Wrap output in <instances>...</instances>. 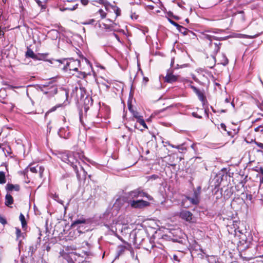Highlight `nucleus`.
I'll return each instance as SVG.
<instances>
[{"label":"nucleus","mask_w":263,"mask_h":263,"mask_svg":"<svg viewBox=\"0 0 263 263\" xmlns=\"http://www.w3.org/2000/svg\"><path fill=\"white\" fill-rule=\"evenodd\" d=\"M169 145L171 146L173 148H175V147L176 146L175 145H174L171 144Z\"/></svg>","instance_id":"bf43d9fd"},{"label":"nucleus","mask_w":263,"mask_h":263,"mask_svg":"<svg viewBox=\"0 0 263 263\" xmlns=\"http://www.w3.org/2000/svg\"><path fill=\"white\" fill-rule=\"evenodd\" d=\"M197 191H199V193H200V191H201V187L200 186H198L197 189Z\"/></svg>","instance_id":"8fccbe9b"},{"label":"nucleus","mask_w":263,"mask_h":263,"mask_svg":"<svg viewBox=\"0 0 263 263\" xmlns=\"http://www.w3.org/2000/svg\"><path fill=\"white\" fill-rule=\"evenodd\" d=\"M192 88L193 89L194 91L196 93L197 92V90H199L198 89H197L196 87L192 86Z\"/></svg>","instance_id":"a18cd8bd"},{"label":"nucleus","mask_w":263,"mask_h":263,"mask_svg":"<svg viewBox=\"0 0 263 263\" xmlns=\"http://www.w3.org/2000/svg\"><path fill=\"white\" fill-rule=\"evenodd\" d=\"M220 112H226V110L225 109H222L220 111Z\"/></svg>","instance_id":"4d7b16f0"},{"label":"nucleus","mask_w":263,"mask_h":263,"mask_svg":"<svg viewBox=\"0 0 263 263\" xmlns=\"http://www.w3.org/2000/svg\"><path fill=\"white\" fill-rule=\"evenodd\" d=\"M6 189L8 191H12L13 190H15L16 191H18L20 190V186L18 184H7L6 186Z\"/></svg>","instance_id":"9b49d317"},{"label":"nucleus","mask_w":263,"mask_h":263,"mask_svg":"<svg viewBox=\"0 0 263 263\" xmlns=\"http://www.w3.org/2000/svg\"><path fill=\"white\" fill-rule=\"evenodd\" d=\"M0 223L3 224V225L7 223V221H6V219L5 218H4L3 217L1 216V215H0Z\"/></svg>","instance_id":"c85d7f7f"},{"label":"nucleus","mask_w":263,"mask_h":263,"mask_svg":"<svg viewBox=\"0 0 263 263\" xmlns=\"http://www.w3.org/2000/svg\"><path fill=\"white\" fill-rule=\"evenodd\" d=\"M128 203L132 208L135 209H142L149 205L148 202L143 200H129Z\"/></svg>","instance_id":"423d86ee"},{"label":"nucleus","mask_w":263,"mask_h":263,"mask_svg":"<svg viewBox=\"0 0 263 263\" xmlns=\"http://www.w3.org/2000/svg\"><path fill=\"white\" fill-rule=\"evenodd\" d=\"M6 1V0H3V2H4V3H5Z\"/></svg>","instance_id":"e2e57ef3"},{"label":"nucleus","mask_w":263,"mask_h":263,"mask_svg":"<svg viewBox=\"0 0 263 263\" xmlns=\"http://www.w3.org/2000/svg\"><path fill=\"white\" fill-rule=\"evenodd\" d=\"M96 2H98L100 4H102L105 6H106L108 4V2L106 0H98Z\"/></svg>","instance_id":"5701e85b"},{"label":"nucleus","mask_w":263,"mask_h":263,"mask_svg":"<svg viewBox=\"0 0 263 263\" xmlns=\"http://www.w3.org/2000/svg\"><path fill=\"white\" fill-rule=\"evenodd\" d=\"M233 228L234 229V231H235V233L239 232L240 234H243V230H240L239 226L237 224L238 223L240 224V222H238L237 221H233Z\"/></svg>","instance_id":"ddd939ff"},{"label":"nucleus","mask_w":263,"mask_h":263,"mask_svg":"<svg viewBox=\"0 0 263 263\" xmlns=\"http://www.w3.org/2000/svg\"><path fill=\"white\" fill-rule=\"evenodd\" d=\"M84 156L82 153L70 152L66 155L64 156L63 160L64 161L69 164L73 167L77 174L78 177H80L79 174V168L84 171L82 163L84 162Z\"/></svg>","instance_id":"f257e3e1"},{"label":"nucleus","mask_w":263,"mask_h":263,"mask_svg":"<svg viewBox=\"0 0 263 263\" xmlns=\"http://www.w3.org/2000/svg\"><path fill=\"white\" fill-rule=\"evenodd\" d=\"M85 73L84 72H81L80 75L79 76V77L80 78H84L85 77Z\"/></svg>","instance_id":"a19ab883"},{"label":"nucleus","mask_w":263,"mask_h":263,"mask_svg":"<svg viewBox=\"0 0 263 263\" xmlns=\"http://www.w3.org/2000/svg\"><path fill=\"white\" fill-rule=\"evenodd\" d=\"M78 90H79L80 91L81 95H82V92H83V91H84L83 89H82L81 88H80V89H79L77 87H75L73 89L72 93L74 94L75 91H78Z\"/></svg>","instance_id":"a878e982"},{"label":"nucleus","mask_w":263,"mask_h":263,"mask_svg":"<svg viewBox=\"0 0 263 263\" xmlns=\"http://www.w3.org/2000/svg\"><path fill=\"white\" fill-rule=\"evenodd\" d=\"M196 93L198 96L199 99L203 103L205 99L203 93L200 90H197Z\"/></svg>","instance_id":"dca6fc26"},{"label":"nucleus","mask_w":263,"mask_h":263,"mask_svg":"<svg viewBox=\"0 0 263 263\" xmlns=\"http://www.w3.org/2000/svg\"><path fill=\"white\" fill-rule=\"evenodd\" d=\"M228 59L224 54H221V60L220 61V63L223 65H226L228 64Z\"/></svg>","instance_id":"f3484780"},{"label":"nucleus","mask_w":263,"mask_h":263,"mask_svg":"<svg viewBox=\"0 0 263 263\" xmlns=\"http://www.w3.org/2000/svg\"><path fill=\"white\" fill-rule=\"evenodd\" d=\"M251 198H252V196H251V195H250V197H249V199L251 200Z\"/></svg>","instance_id":"680f3d73"},{"label":"nucleus","mask_w":263,"mask_h":263,"mask_svg":"<svg viewBox=\"0 0 263 263\" xmlns=\"http://www.w3.org/2000/svg\"><path fill=\"white\" fill-rule=\"evenodd\" d=\"M192 115H193V116L194 117H196V118H201V116H198L197 115V113H196V112H193V113H192Z\"/></svg>","instance_id":"79ce46f5"},{"label":"nucleus","mask_w":263,"mask_h":263,"mask_svg":"<svg viewBox=\"0 0 263 263\" xmlns=\"http://www.w3.org/2000/svg\"><path fill=\"white\" fill-rule=\"evenodd\" d=\"M15 230H16V238L17 239H18L19 237H20L21 236V230L18 228H15Z\"/></svg>","instance_id":"bb28decb"},{"label":"nucleus","mask_w":263,"mask_h":263,"mask_svg":"<svg viewBox=\"0 0 263 263\" xmlns=\"http://www.w3.org/2000/svg\"><path fill=\"white\" fill-rule=\"evenodd\" d=\"M55 63H58V66L61 64H65L64 65L63 69L64 70H67L69 69V70H74L77 71L78 69V67L80 66V61L79 60H73V59H70L68 61V60L64 59L63 60H53Z\"/></svg>","instance_id":"f03ea898"},{"label":"nucleus","mask_w":263,"mask_h":263,"mask_svg":"<svg viewBox=\"0 0 263 263\" xmlns=\"http://www.w3.org/2000/svg\"><path fill=\"white\" fill-rule=\"evenodd\" d=\"M6 181L5 173L4 172H0V183L4 184Z\"/></svg>","instance_id":"aec40b11"},{"label":"nucleus","mask_w":263,"mask_h":263,"mask_svg":"<svg viewBox=\"0 0 263 263\" xmlns=\"http://www.w3.org/2000/svg\"><path fill=\"white\" fill-rule=\"evenodd\" d=\"M13 202V199L12 196L10 194H7L5 197V204L8 206H10Z\"/></svg>","instance_id":"f8f14e48"},{"label":"nucleus","mask_w":263,"mask_h":263,"mask_svg":"<svg viewBox=\"0 0 263 263\" xmlns=\"http://www.w3.org/2000/svg\"><path fill=\"white\" fill-rule=\"evenodd\" d=\"M128 194L129 197L132 199L138 198L139 197H146L149 200H153L152 197L144 192L141 188H138L130 191Z\"/></svg>","instance_id":"20e7f679"},{"label":"nucleus","mask_w":263,"mask_h":263,"mask_svg":"<svg viewBox=\"0 0 263 263\" xmlns=\"http://www.w3.org/2000/svg\"><path fill=\"white\" fill-rule=\"evenodd\" d=\"M177 80V76L171 73L167 72L165 77V81L167 83H173Z\"/></svg>","instance_id":"9d476101"},{"label":"nucleus","mask_w":263,"mask_h":263,"mask_svg":"<svg viewBox=\"0 0 263 263\" xmlns=\"http://www.w3.org/2000/svg\"><path fill=\"white\" fill-rule=\"evenodd\" d=\"M112 34H113V35L116 37V39L118 41H119V42H120V39H119V36H118L117 34L114 33Z\"/></svg>","instance_id":"37998d69"},{"label":"nucleus","mask_w":263,"mask_h":263,"mask_svg":"<svg viewBox=\"0 0 263 263\" xmlns=\"http://www.w3.org/2000/svg\"><path fill=\"white\" fill-rule=\"evenodd\" d=\"M260 173H261V175L263 176V168L262 167H260L259 169Z\"/></svg>","instance_id":"de8ad7c7"},{"label":"nucleus","mask_w":263,"mask_h":263,"mask_svg":"<svg viewBox=\"0 0 263 263\" xmlns=\"http://www.w3.org/2000/svg\"><path fill=\"white\" fill-rule=\"evenodd\" d=\"M4 35V32L3 31H2V30H0V36L1 35Z\"/></svg>","instance_id":"09e8293b"},{"label":"nucleus","mask_w":263,"mask_h":263,"mask_svg":"<svg viewBox=\"0 0 263 263\" xmlns=\"http://www.w3.org/2000/svg\"><path fill=\"white\" fill-rule=\"evenodd\" d=\"M175 148H177L178 149L181 150V151L186 150V148L184 147H183V145H177L175 147Z\"/></svg>","instance_id":"473e14b6"},{"label":"nucleus","mask_w":263,"mask_h":263,"mask_svg":"<svg viewBox=\"0 0 263 263\" xmlns=\"http://www.w3.org/2000/svg\"><path fill=\"white\" fill-rule=\"evenodd\" d=\"M37 167L38 166H37L36 167H31L30 168V170L31 172L36 173L37 172Z\"/></svg>","instance_id":"2f4dec72"},{"label":"nucleus","mask_w":263,"mask_h":263,"mask_svg":"<svg viewBox=\"0 0 263 263\" xmlns=\"http://www.w3.org/2000/svg\"><path fill=\"white\" fill-rule=\"evenodd\" d=\"M95 22V20L93 19H91L88 22L84 23V24H91Z\"/></svg>","instance_id":"58836bf2"},{"label":"nucleus","mask_w":263,"mask_h":263,"mask_svg":"<svg viewBox=\"0 0 263 263\" xmlns=\"http://www.w3.org/2000/svg\"><path fill=\"white\" fill-rule=\"evenodd\" d=\"M152 177H153V178H154V179H156V178H157L158 177V176H157V175H153V176H152Z\"/></svg>","instance_id":"6e6d98bb"},{"label":"nucleus","mask_w":263,"mask_h":263,"mask_svg":"<svg viewBox=\"0 0 263 263\" xmlns=\"http://www.w3.org/2000/svg\"><path fill=\"white\" fill-rule=\"evenodd\" d=\"M63 93L65 96L66 100H67L68 97V91L66 89L62 90Z\"/></svg>","instance_id":"f704fd0d"},{"label":"nucleus","mask_w":263,"mask_h":263,"mask_svg":"<svg viewBox=\"0 0 263 263\" xmlns=\"http://www.w3.org/2000/svg\"><path fill=\"white\" fill-rule=\"evenodd\" d=\"M181 28H180V27H176V28L179 32H180L183 34H186V29L184 27H182V26H181Z\"/></svg>","instance_id":"b1692460"},{"label":"nucleus","mask_w":263,"mask_h":263,"mask_svg":"<svg viewBox=\"0 0 263 263\" xmlns=\"http://www.w3.org/2000/svg\"><path fill=\"white\" fill-rule=\"evenodd\" d=\"M39 168H40V173L42 174L43 173V171L42 170V168L41 166L39 167Z\"/></svg>","instance_id":"5fc2aeb1"},{"label":"nucleus","mask_w":263,"mask_h":263,"mask_svg":"<svg viewBox=\"0 0 263 263\" xmlns=\"http://www.w3.org/2000/svg\"><path fill=\"white\" fill-rule=\"evenodd\" d=\"M85 222H86V220L84 219H78V220H76L72 222V226H76V225L79 224L84 223H85Z\"/></svg>","instance_id":"412c9836"},{"label":"nucleus","mask_w":263,"mask_h":263,"mask_svg":"<svg viewBox=\"0 0 263 263\" xmlns=\"http://www.w3.org/2000/svg\"><path fill=\"white\" fill-rule=\"evenodd\" d=\"M47 54L46 53H37V54H34V55L32 58V59L34 60H38V61H46L49 62L51 64H54V62L52 60H46V57L47 56Z\"/></svg>","instance_id":"0eeeda50"},{"label":"nucleus","mask_w":263,"mask_h":263,"mask_svg":"<svg viewBox=\"0 0 263 263\" xmlns=\"http://www.w3.org/2000/svg\"><path fill=\"white\" fill-rule=\"evenodd\" d=\"M195 144H193L191 145V147H192L193 149H195Z\"/></svg>","instance_id":"603ef678"},{"label":"nucleus","mask_w":263,"mask_h":263,"mask_svg":"<svg viewBox=\"0 0 263 263\" xmlns=\"http://www.w3.org/2000/svg\"><path fill=\"white\" fill-rule=\"evenodd\" d=\"M179 216L182 219L189 223L196 222V218L193 216V214L189 211L185 210H181L179 213Z\"/></svg>","instance_id":"39448f33"},{"label":"nucleus","mask_w":263,"mask_h":263,"mask_svg":"<svg viewBox=\"0 0 263 263\" xmlns=\"http://www.w3.org/2000/svg\"><path fill=\"white\" fill-rule=\"evenodd\" d=\"M212 110H213V112H215V110H214V109H212Z\"/></svg>","instance_id":"338daca9"},{"label":"nucleus","mask_w":263,"mask_h":263,"mask_svg":"<svg viewBox=\"0 0 263 263\" xmlns=\"http://www.w3.org/2000/svg\"><path fill=\"white\" fill-rule=\"evenodd\" d=\"M254 143L255 144L257 145L259 147L261 148V149H263V143H260V142H256V141H254Z\"/></svg>","instance_id":"4c0bfd02"},{"label":"nucleus","mask_w":263,"mask_h":263,"mask_svg":"<svg viewBox=\"0 0 263 263\" xmlns=\"http://www.w3.org/2000/svg\"><path fill=\"white\" fill-rule=\"evenodd\" d=\"M173 259L176 261H179V259L178 258V256L176 255H173Z\"/></svg>","instance_id":"c03bdc74"},{"label":"nucleus","mask_w":263,"mask_h":263,"mask_svg":"<svg viewBox=\"0 0 263 263\" xmlns=\"http://www.w3.org/2000/svg\"><path fill=\"white\" fill-rule=\"evenodd\" d=\"M135 128H137V124H136V125H135Z\"/></svg>","instance_id":"0e129e2a"},{"label":"nucleus","mask_w":263,"mask_h":263,"mask_svg":"<svg viewBox=\"0 0 263 263\" xmlns=\"http://www.w3.org/2000/svg\"><path fill=\"white\" fill-rule=\"evenodd\" d=\"M216 85H219V84L218 83H216Z\"/></svg>","instance_id":"69168bd1"},{"label":"nucleus","mask_w":263,"mask_h":263,"mask_svg":"<svg viewBox=\"0 0 263 263\" xmlns=\"http://www.w3.org/2000/svg\"><path fill=\"white\" fill-rule=\"evenodd\" d=\"M200 193L199 191H195L194 192V197L195 198H197L198 200H200Z\"/></svg>","instance_id":"cd10ccee"},{"label":"nucleus","mask_w":263,"mask_h":263,"mask_svg":"<svg viewBox=\"0 0 263 263\" xmlns=\"http://www.w3.org/2000/svg\"><path fill=\"white\" fill-rule=\"evenodd\" d=\"M35 1L36 2V3L37 4V5L41 7L42 9L43 8H45V7H44V5H42V2L40 1V0H35Z\"/></svg>","instance_id":"72a5a7b5"},{"label":"nucleus","mask_w":263,"mask_h":263,"mask_svg":"<svg viewBox=\"0 0 263 263\" xmlns=\"http://www.w3.org/2000/svg\"><path fill=\"white\" fill-rule=\"evenodd\" d=\"M231 104L233 108H234L235 105H234V103L233 101L231 102Z\"/></svg>","instance_id":"864d4df0"},{"label":"nucleus","mask_w":263,"mask_h":263,"mask_svg":"<svg viewBox=\"0 0 263 263\" xmlns=\"http://www.w3.org/2000/svg\"><path fill=\"white\" fill-rule=\"evenodd\" d=\"M98 13L101 15L102 18H104L106 16V13L102 9H100Z\"/></svg>","instance_id":"4be33fe9"},{"label":"nucleus","mask_w":263,"mask_h":263,"mask_svg":"<svg viewBox=\"0 0 263 263\" xmlns=\"http://www.w3.org/2000/svg\"><path fill=\"white\" fill-rule=\"evenodd\" d=\"M129 110L130 112H132V114L133 115V117L135 118L137 120H138L139 118H141L142 116H140L139 115V113L136 111H134L132 108L131 106H128Z\"/></svg>","instance_id":"2eb2a0df"},{"label":"nucleus","mask_w":263,"mask_h":263,"mask_svg":"<svg viewBox=\"0 0 263 263\" xmlns=\"http://www.w3.org/2000/svg\"><path fill=\"white\" fill-rule=\"evenodd\" d=\"M144 80H145L146 82L148 81V78H144Z\"/></svg>","instance_id":"052dcab7"},{"label":"nucleus","mask_w":263,"mask_h":263,"mask_svg":"<svg viewBox=\"0 0 263 263\" xmlns=\"http://www.w3.org/2000/svg\"><path fill=\"white\" fill-rule=\"evenodd\" d=\"M78 6V4H76L72 8H66V10H69L70 11H73L76 10Z\"/></svg>","instance_id":"c9c22d12"},{"label":"nucleus","mask_w":263,"mask_h":263,"mask_svg":"<svg viewBox=\"0 0 263 263\" xmlns=\"http://www.w3.org/2000/svg\"><path fill=\"white\" fill-rule=\"evenodd\" d=\"M34 52L30 48H28L27 51L26 52L25 55L26 58H30L32 59L33 56L34 55Z\"/></svg>","instance_id":"a211bd4d"},{"label":"nucleus","mask_w":263,"mask_h":263,"mask_svg":"<svg viewBox=\"0 0 263 263\" xmlns=\"http://www.w3.org/2000/svg\"><path fill=\"white\" fill-rule=\"evenodd\" d=\"M80 2L83 6L87 5L89 3L88 0H80Z\"/></svg>","instance_id":"e433bc0d"},{"label":"nucleus","mask_w":263,"mask_h":263,"mask_svg":"<svg viewBox=\"0 0 263 263\" xmlns=\"http://www.w3.org/2000/svg\"><path fill=\"white\" fill-rule=\"evenodd\" d=\"M164 143H165L164 146H165V145H166V144H167V145H168L170 144V142H168V141L165 142Z\"/></svg>","instance_id":"13d9d810"},{"label":"nucleus","mask_w":263,"mask_h":263,"mask_svg":"<svg viewBox=\"0 0 263 263\" xmlns=\"http://www.w3.org/2000/svg\"><path fill=\"white\" fill-rule=\"evenodd\" d=\"M114 11L116 14V16H118L120 15L121 10H120L119 8H116V9H114Z\"/></svg>","instance_id":"c756f323"},{"label":"nucleus","mask_w":263,"mask_h":263,"mask_svg":"<svg viewBox=\"0 0 263 263\" xmlns=\"http://www.w3.org/2000/svg\"><path fill=\"white\" fill-rule=\"evenodd\" d=\"M107 82L108 84L103 83H102V86H104L106 88V90H108L110 87V83L108 81H107Z\"/></svg>","instance_id":"7c9ffc66"},{"label":"nucleus","mask_w":263,"mask_h":263,"mask_svg":"<svg viewBox=\"0 0 263 263\" xmlns=\"http://www.w3.org/2000/svg\"><path fill=\"white\" fill-rule=\"evenodd\" d=\"M58 134L61 138L64 139L68 138L70 136L68 127L61 128L58 132Z\"/></svg>","instance_id":"6e6552de"},{"label":"nucleus","mask_w":263,"mask_h":263,"mask_svg":"<svg viewBox=\"0 0 263 263\" xmlns=\"http://www.w3.org/2000/svg\"><path fill=\"white\" fill-rule=\"evenodd\" d=\"M259 180H260V183L261 184H263V175L260 177Z\"/></svg>","instance_id":"49530a36"},{"label":"nucleus","mask_w":263,"mask_h":263,"mask_svg":"<svg viewBox=\"0 0 263 263\" xmlns=\"http://www.w3.org/2000/svg\"><path fill=\"white\" fill-rule=\"evenodd\" d=\"M137 122L141 125L144 127V128H147V125L144 120H143L142 116L137 120Z\"/></svg>","instance_id":"6ab92c4d"},{"label":"nucleus","mask_w":263,"mask_h":263,"mask_svg":"<svg viewBox=\"0 0 263 263\" xmlns=\"http://www.w3.org/2000/svg\"><path fill=\"white\" fill-rule=\"evenodd\" d=\"M168 21L170 22V23L171 24L173 25L175 27L181 28V25L178 24L177 23H176L175 22H174V21L172 20L171 19L168 18Z\"/></svg>","instance_id":"393cba45"},{"label":"nucleus","mask_w":263,"mask_h":263,"mask_svg":"<svg viewBox=\"0 0 263 263\" xmlns=\"http://www.w3.org/2000/svg\"><path fill=\"white\" fill-rule=\"evenodd\" d=\"M19 218L20 221H21L22 228L25 229L27 227V223L24 215L22 213H21Z\"/></svg>","instance_id":"4468645a"},{"label":"nucleus","mask_w":263,"mask_h":263,"mask_svg":"<svg viewBox=\"0 0 263 263\" xmlns=\"http://www.w3.org/2000/svg\"><path fill=\"white\" fill-rule=\"evenodd\" d=\"M187 200H189L190 202L194 205H197L199 203V200L197 198H195L194 197H190L186 196L184 199H183L181 202V205L182 206H185V202Z\"/></svg>","instance_id":"1a4fd4ad"},{"label":"nucleus","mask_w":263,"mask_h":263,"mask_svg":"<svg viewBox=\"0 0 263 263\" xmlns=\"http://www.w3.org/2000/svg\"><path fill=\"white\" fill-rule=\"evenodd\" d=\"M225 102H226V103H229V102H230V100H229V99H228V98H226V99H225Z\"/></svg>","instance_id":"3c124183"},{"label":"nucleus","mask_w":263,"mask_h":263,"mask_svg":"<svg viewBox=\"0 0 263 263\" xmlns=\"http://www.w3.org/2000/svg\"><path fill=\"white\" fill-rule=\"evenodd\" d=\"M220 126V127L222 129H223L225 131H227V130H226V125L224 123H221Z\"/></svg>","instance_id":"ea45409f"},{"label":"nucleus","mask_w":263,"mask_h":263,"mask_svg":"<svg viewBox=\"0 0 263 263\" xmlns=\"http://www.w3.org/2000/svg\"><path fill=\"white\" fill-rule=\"evenodd\" d=\"M211 32L209 30H205L202 34V38L204 40H208L210 41V45L212 47L213 45L214 46V53L216 54L220 49L219 45L220 43L217 44L216 43L212 44V41L213 40H220L219 37L211 35L208 33Z\"/></svg>","instance_id":"7ed1b4c3"}]
</instances>
